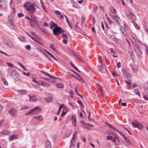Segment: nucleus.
I'll list each match as a JSON object with an SVG mask.
<instances>
[{
    "label": "nucleus",
    "mask_w": 148,
    "mask_h": 148,
    "mask_svg": "<svg viewBox=\"0 0 148 148\" xmlns=\"http://www.w3.org/2000/svg\"><path fill=\"white\" fill-rule=\"evenodd\" d=\"M122 72L125 78L127 79H129L130 78V74L126 70L124 69H122Z\"/></svg>",
    "instance_id": "nucleus-8"
},
{
    "label": "nucleus",
    "mask_w": 148,
    "mask_h": 148,
    "mask_svg": "<svg viewBox=\"0 0 148 148\" xmlns=\"http://www.w3.org/2000/svg\"><path fill=\"white\" fill-rule=\"evenodd\" d=\"M57 88H64V85L62 83H58L56 84Z\"/></svg>",
    "instance_id": "nucleus-27"
},
{
    "label": "nucleus",
    "mask_w": 148,
    "mask_h": 148,
    "mask_svg": "<svg viewBox=\"0 0 148 148\" xmlns=\"http://www.w3.org/2000/svg\"><path fill=\"white\" fill-rule=\"evenodd\" d=\"M9 113L12 116H13L16 114V112L14 109H12L9 111Z\"/></svg>",
    "instance_id": "nucleus-13"
},
{
    "label": "nucleus",
    "mask_w": 148,
    "mask_h": 148,
    "mask_svg": "<svg viewBox=\"0 0 148 148\" xmlns=\"http://www.w3.org/2000/svg\"><path fill=\"white\" fill-rule=\"evenodd\" d=\"M49 47L53 49L54 51H56V49H55V47L53 44H50V45Z\"/></svg>",
    "instance_id": "nucleus-50"
},
{
    "label": "nucleus",
    "mask_w": 148,
    "mask_h": 148,
    "mask_svg": "<svg viewBox=\"0 0 148 148\" xmlns=\"http://www.w3.org/2000/svg\"><path fill=\"white\" fill-rule=\"evenodd\" d=\"M132 23L134 26L135 28L137 29H140V27L138 26L137 23H136L135 21H132Z\"/></svg>",
    "instance_id": "nucleus-29"
},
{
    "label": "nucleus",
    "mask_w": 148,
    "mask_h": 148,
    "mask_svg": "<svg viewBox=\"0 0 148 148\" xmlns=\"http://www.w3.org/2000/svg\"><path fill=\"white\" fill-rule=\"evenodd\" d=\"M71 120L72 121L73 125L74 126H75L76 125V123L75 122V121H76V117L75 116L73 115L72 116Z\"/></svg>",
    "instance_id": "nucleus-17"
},
{
    "label": "nucleus",
    "mask_w": 148,
    "mask_h": 148,
    "mask_svg": "<svg viewBox=\"0 0 148 148\" xmlns=\"http://www.w3.org/2000/svg\"><path fill=\"white\" fill-rule=\"evenodd\" d=\"M29 108V107L27 106H24V107H23L20 110H26L27 109Z\"/></svg>",
    "instance_id": "nucleus-53"
},
{
    "label": "nucleus",
    "mask_w": 148,
    "mask_h": 148,
    "mask_svg": "<svg viewBox=\"0 0 148 148\" xmlns=\"http://www.w3.org/2000/svg\"><path fill=\"white\" fill-rule=\"evenodd\" d=\"M129 52L130 54V57L133 60L134 59L133 54L134 53L132 50L129 51Z\"/></svg>",
    "instance_id": "nucleus-35"
},
{
    "label": "nucleus",
    "mask_w": 148,
    "mask_h": 148,
    "mask_svg": "<svg viewBox=\"0 0 148 148\" xmlns=\"http://www.w3.org/2000/svg\"><path fill=\"white\" fill-rule=\"evenodd\" d=\"M35 108L36 109L33 111V112H32V114H37L40 111V108L39 106H37Z\"/></svg>",
    "instance_id": "nucleus-15"
},
{
    "label": "nucleus",
    "mask_w": 148,
    "mask_h": 148,
    "mask_svg": "<svg viewBox=\"0 0 148 148\" xmlns=\"http://www.w3.org/2000/svg\"><path fill=\"white\" fill-rule=\"evenodd\" d=\"M109 15L113 19L115 20L118 25H119L120 24L121 20L118 16L113 15L110 14H109Z\"/></svg>",
    "instance_id": "nucleus-3"
},
{
    "label": "nucleus",
    "mask_w": 148,
    "mask_h": 148,
    "mask_svg": "<svg viewBox=\"0 0 148 148\" xmlns=\"http://www.w3.org/2000/svg\"><path fill=\"white\" fill-rule=\"evenodd\" d=\"M29 23L31 24V26L33 27L34 26L35 23H36V21L35 20L32 19L29 21Z\"/></svg>",
    "instance_id": "nucleus-25"
},
{
    "label": "nucleus",
    "mask_w": 148,
    "mask_h": 148,
    "mask_svg": "<svg viewBox=\"0 0 148 148\" xmlns=\"http://www.w3.org/2000/svg\"><path fill=\"white\" fill-rule=\"evenodd\" d=\"M130 14H131V18L130 19L133 20H135L136 18V16L134 14H132V13H130Z\"/></svg>",
    "instance_id": "nucleus-42"
},
{
    "label": "nucleus",
    "mask_w": 148,
    "mask_h": 148,
    "mask_svg": "<svg viewBox=\"0 0 148 148\" xmlns=\"http://www.w3.org/2000/svg\"><path fill=\"white\" fill-rule=\"evenodd\" d=\"M77 133V131H75L74 132V133L73 134V137L72 138L71 140H75L74 138H75V136H76Z\"/></svg>",
    "instance_id": "nucleus-37"
},
{
    "label": "nucleus",
    "mask_w": 148,
    "mask_h": 148,
    "mask_svg": "<svg viewBox=\"0 0 148 148\" xmlns=\"http://www.w3.org/2000/svg\"><path fill=\"white\" fill-rule=\"evenodd\" d=\"M42 116L41 115H39L37 116H34V118L36 119L37 121H42L43 119H42Z\"/></svg>",
    "instance_id": "nucleus-26"
},
{
    "label": "nucleus",
    "mask_w": 148,
    "mask_h": 148,
    "mask_svg": "<svg viewBox=\"0 0 148 148\" xmlns=\"http://www.w3.org/2000/svg\"><path fill=\"white\" fill-rule=\"evenodd\" d=\"M29 96L30 98V100L31 101L36 102L38 101V99L35 96H33L32 97H31L30 95H29Z\"/></svg>",
    "instance_id": "nucleus-19"
},
{
    "label": "nucleus",
    "mask_w": 148,
    "mask_h": 148,
    "mask_svg": "<svg viewBox=\"0 0 148 148\" xmlns=\"http://www.w3.org/2000/svg\"><path fill=\"white\" fill-rule=\"evenodd\" d=\"M55 13L56 14H58V15H61V12L58 10H55Z\"/></svg>",
    "instance_id": "nucleus-61"
},
{
    "label": "nucleus",
    "mask_w": 148,
    "mask_h": 148,
    "mask_svg": "<svg viewBox=\"0 0 148 148\" xmlns=\"http://www.w3.org/2000/svg\"><path fill=\"white\" fill-rule=\"evenodd\" d=\"M137 48L139 51L141 53V54L142 53V47H140L139 45H138L137 46Z\"/></svg>",
    "instance_id": "nucleus-47"
},
{
    "label": "nucleus",
    "mask_w": 148,
    "mask_h": 148,
    "mask_svg": "<svg viewBox=\"0 0 148 148\" xmlns=\"http://www.w3.org/2000/svg\"><path fill=\"white\" fill-rule=\"evenodd\" d=\"M120 28L122 34H123L125 30V29L123 27H120Z\"/></svg>",
    "instance_id": "nucleus-44"
},
{
    "label": "nucleus",
    "mask_w": 148,
    "mask_h": 148,
    "mask_svg": "<svg viewBox=\"0 0 148 148\" xmlns=\"http://www.w3.org/2000/svg\"><path fill=\"white\" fill-rule=\"evenodd\" d=\"M18 138V135H12L10 136L9 139L11 140H12L14 139H16Z\"/></svg>",
    "instance_id": "nucleus-14"
},
{
    "label": "nucleus",
    "mask_w": 148,
    "mask_h": 148,
    "mask_svg": "<svg viewBox=\"0 0 148 148\" xmlns=\"http://www.w3.org/2000/svg\"><path fill=\"white\" fill-rule=\"evenodd\" d=\"M75 140H71L69 148H74L75 146Z\"/></svg>",
    "instance_id": "nucleus-23"
},
{
    "label": "nucleus",
    "mask_w": 148,
    "mask_h": 148,
    "mask_svg": "<svg viewBox=\"0 0 148 148\" xmlns=\"http://www.w3.org/2000/svg\"><path fill=\"white\" fill-rule=\"evenodd\" d=\"M44 55L48 58V59L50 61H51L52 60L51 59V58L47 55V54L45 52Z\"/></svg>",
    "instance_id": "nucleus-43"
},
{
    "label": "nucleus",
    "mask_w": 148,
    "mask_h": 148,
    "mask_svg": "<svg viewBox=\"0 0 148 148\" xmlns=\"http://www.w3.org/2000/svg\"><path fill=\"white\" fill-rule=\"evenodd\" d=\"M126 16L129 19H130L131 18V14L130 13V14H126Z\"/></svg>",
    "instance_id": "nucleus-60"
},
{
    "label": "nucleus",
    "mask_w": 148,
    "mask_h": 148,
    "mask_svg": "<svg viewBox=\"0 0 148 148\" xmlns=\"http://www.w3.org/2000/svg\"><path fill=\"white\" fill-rule=\"evenodd\" d=\"M78 88L77 87L75 88V92L78 95V96H80V95L79 94L78 91Z\"/></svg>",
    "instance_id": "nucleus-54"
},
{
    "label": "nucleus",
    "mask_w": 148,
    "mask_h": 148,
    "mask_svg": "<svg viewBox=\"0 0 148 148\" xmlns=\"http://www.w3.org/2000/svg\"><path fill=\"white\" fill-rule=\"evenodd\" d=\"M107 139L108 140H110L113 139V137L111 136H107Z\"/></svg>",
    "instance_id": "nucleus-52"
},
{
    "label": "nucleus",
    "mask_w": 148,
    "mask_h": 148,
    "mask_svg": "<svg viewBox=\"0 0 148 148\" xmlns=\"http://www.w3.org/2000/svg\"><path fill=\"white\" fill-rule=\"evenodd\" d=\"M18 38L21 41L24 42L25 41V38L24 37H19Z\"/></svg>",
    "instance_id": "nucleus-41"
},
{
    "label": "nucleus",
    "mask_w": 148,
    "mask_h": 148,
    "mask_svg": "<svg viewBox=\"0 0 148 148\" xmlns=\"http://www.w3.org/2000/svg\"><path fill=\"white\" fill-rule=\"evenodd\" d=\"M7 6V4L5 1L1 0L0 3V7L1 8H6Z\"/></svg>",
    "instance_id": "nucleus-10"
},
{
    "label": "nucleus",
    "mask_w": 148,
    "mask_h": 148,
    "mask_svg": "<svg viewBox=\"0 0 148 148\" xmlns=\"http://www.w3.org/2000/svg\"><path fill=\"white\" fill-rule=\"evenodd\" d=\"M37 49L38 51L42 53L43 54H44V53H45V49H43L41 48H37Z\"/></svg>",
    "instance_id": "nucleus-36"
},
{
    "label": "nucleus",
    "mask_w": 148,
    "mask_h": 148,
    "mask_svg": "<svg viewBox=\"0 0 148 148\" xmlns=\"http://www.w3.org/2000/svg\"><path fill=\"white\" fill-rule=\"evenodd\" d=\"M12 26V29L15 30H16L17 29V27L15 25L14 23L10 24Z\"/></svg>",
    "instance_id": "nucleus-34"
},
{
    "label": "nucleus",
    "mask_w": 148,
    "mask_h": 148,
    "mask_svg": "<svg viewBox=\"0 0 148 148\" xmlns=\"http://www.w3.org/2000/svg\"><path fill=\"white\" fill-rule=\"evenodd\" d=\"M24 16V14L22 13H19L18 14V16L19 18H21L23 16Z\"/></svg>",
    "instance_id": "nucleus-62"
},
{
    "label": "nucleus",
    "mask_w": 148,
    "mask_h": 148,
    "mask_svg": "<svg viewBox=\"0 0 148 148\" xmlns=\"http://www.w3.org/2000/svg\"><path fill=\"white\" fill-rule=\"evenodd\" d=\"M25 48L27 50H29L31 49V46L29 45H26L25 47Z\"/></svg>",
    "instance_id": "nucleus-64"
},
{
    "label": "nucleus",
    "mask_w": 148,
    "mask_h": 148,
    "mask_svg": "<svg viewBox=\"0 0 148 148\" xmlns=\"http://www.w3.org/2000/svg\"><path fill=\"white\" fill-rule=\"evenodd\" d=\"M8 133V132L6 130H3L1 132V133L3 135L7 134Z\"/></svg>",
    "instance_id": "nucleus-40"
},
{
    "label": "nucleus",
    "mask_w": 148,
    "mask_h": 148,
    "mask_svg": "<svg viewBox=\"0 0 148 148\" xmlns=\"http://www.w3.org/2000/svg\"><path fill=\"white\" fill-rule=\"evenodd\" d=\"M72 54L74 56H75V57L79 59L81 58V57L79 55L76 53L74 52H73Z\"/></svg>",
    "instance_id": "nucleus-31"
},
{
    "label": "nucleus",
    "mask_w": 148,
    "mask_h": 148,
    "mask_svg": "<svg viewBox=\"0 0 148 148\" xmlns=\"http://www.w3.org/2000/svg\"><path fill=\"white\" fill-rule=\"evenodd\" d=\"M70 64L76 70H78V68L77 67H76L75 66V65L72 63V62H71Z\"/></svg>",
    "instance_id": "nucleus-59"
},
{
    "label": "nucleus",
    "mask_w": 148,
    "mask_h": 148,
    "mask_svg": "<svg viewBox=\"0 0 148 148\" xmlns=\"http://www.w3.org/2000/svg\"><path fill=\"white\" fill-rule=\"evenodd\" d=\"M23 5L26 10L31 12H35L36 9L34 4L30 3L29 2H26Z\"/></svg>",
    "instance_id": "nucleus-1"
},
{
    "label": "nucleus",
    "mask_w": 148,
    "mask_h": 148,
    "mask_svg": "<svg viewBox=\"0 0 148 148\" xmlns=\"http://www.w3.org/2000/svg\"><path fill=\"white\" fill-rule=\"evenodd\" d=\"M7 64L11 68L13 67L14 66V65L10 62H7Z\"/></svg>",
    "instance_id": "nucleus-63"
},
{
    "label": "nucleus",
    "mask_w": 148,
    "mask_h": 148,
    "mask_svg": "<svg viewBox=\"0 0 148 148\" xmlns=\"http://www.w3.org/2000/svg\"><path fill=\"white\" fill-rule=\"evenodd\" d=\"M46 101L48 103L51 102L53 101V98L51 97H49L45 99Z\"/></svg>",
    "instance_id": "nucleus-21"
},
{
    "label": "nucleus",
    "mask_w": 148,
    "mask_h": 148,
    "mask_svg": "<svg viewBox=\"0 0 148 148\" xmlns=\"http://www.w3.org/2000/svg\"><path fill=\"white\" fill-rule=\"evenodd\" d=\"M36 108L33 109L31 110H30L28 111V112H27L26 114V115L27 116L30 113H32L34 110H35Z\"/></svg>",
    "instance_id": "nucleus-39"
},
{
    "label": "nucleus",
    "mask_w": 148,
    "mask_h": 148,
    "mask_svg": "<svg viewBox=\"0 0 148 148\" xmlns=\"http://www.w3.org/2000/svg\"><path fill=\"white\" fill-rule=\"evenodd\" d=\"M61 31V28L59 27H56L53 30V34L56 35L59 34Z\"/></svg>",
    "instance_id": "nucleus-6"
},
{
    "label": "nucleus",
    "mask_w": 148,
    "mask_h": 148,
    "mask_svg": "<svg viewBox=\"0 0 148 148\" xmlns=\"http://www.w3.org/2000/svg\"><path fill=\"white\" fill-rule=\"evenodd\" d=\"M32 39L40 45H43V44L41 42H43V40L39 38L37 36H33Z\"/></svg>",
    "instance_id": "nucleus-4"
},
{
    "label": "nucleus",
    "mask_w": 148,
    "mask_h": 148,
    "mask_svg": "<svg viewBox=\"0 0 148 148\" xmlns=\"http://www.w3.org/2000/svg\"><path fill=\"white\" fill-rule=\"evenodd\" d=\"M32 81L34 82V83H38V82L36 79H35L34 78V77H33L32 78Z\"/></svg>",
    "instance_id": "nucleus-58"
},
{
    "label": "nucleus",
    "mask_w": 148,
    "mask_h": 148,
    "mask_svg": "<svg viewBox=\"0 0 148 148\" xmlns=\"http://www.w3.org/2000/svg\"><path fill=\"white\" fill-rule=\"evenodd\" d=\"M3 43L9 47L11 48H12L14 47V45L13 43L10 40L8 39H5L3 40Z\"/></svg>",
    "instance_id": "nucleus-2"
},
{
    "label": "nucleus",
    "mask_w": 148,
    "mask_h": 148,
    "mask_svg": "<svg viewBox=\"0 0 148 148\" xmlns=\"http://www.w3.org/2000/svg\"><path fill=\"white\" fill-rule=\"evenodd\" d=\"M97 87L99 90L101 92H102V90L101 87L100 85L99 84H97Z\"/></svg>",
    "instance_id": "nucleus-51"
},
{
    "label": "nucleus",
    "mask_w": 148,
    "mask_h": 148,
    "mask_svg": "<svg viewBox=\"0 0 148 148\" xmlns=\"http://www.w3.org/2000/svg\"><path fill=\"white\" fill-rule=\"evenodd\" d=\"M18 92L21 95H24L27 93V91L25 90H20L18 91Z\"/></svg>",
    "instance_id": "nucleus-28"
},
{
    "label": "nucleus",
    "mask_w": 148,
    "mask_h": 148,
    "mask_svg": "<svg viewBox=\"0 0 148 148\" xmlns=\"http://www.w3.org/2000/svg\"><path fill=\"white\" fill-rule=\"evenodd\" d=\"M40 72L42 73L43 74L46 75L47 76H48V77H51L52 78L55 79H56V77L53 76V75L46 73V72H45L43 71H40Z\"/></svg>",
    "instance_id": "nucleus-9"
},
{
    "label": "nucleus",
    "mask_w": 148,
    "mask_h": 148,
    "mask_svg": "<svg viewBox=\"0 0 148 148\" xmlns=\"http://www.w3.org/2000/svg\"><path fill=\"white\" fill-rule=\"evenodd\" d=\"M106 19L109 23H112V21L111 20L110 18L108 16L107 14H106Z\"/></svg>",
    "instance_id": "nucleus-32"
},
{
    "label": "nucleus",
    "mask_w": 148,
    "mask_h": 148,
    "mask_svg": "<svg viewBox=\"0 0 148 148\" xmlns=\"http://www.w3.org/2000/svg\"><path fill=\"white\" fill-rule=\"evenodd\" d=\"M38 86H49V84L47 82H45L44 81H42L40 82H38Z\"/></svg>",
    "instance_id": "nucleus-12"
},
{
    "label": "nucleus",
    "mask_w": 148,
    "mask_h": 148,
    "mask_svg": "<svg viewBox=\"0 0 148 148\" xmlns=\"http://www.w3.org/2000/svg\"><path fill=\"white\" fill-rule=\"evenodd\" d=\"M125 142L127 143V145L128 146H132V143L131 141L127 138L125 139Z\"/></svg>",
    "instance_id": "nucleus-16"
},
{
    "label": "nucleus",
    "mask_w": 148,
    "mask_h": 148,
    "mask_svg": "<svg viewBox=\"0 0 148 148\" xmlns=\"http://www.w3.org/2000/svg\"><path fill=\"white\" fill-rule=\"evenodd\" d=\"M134 92L136 95H138L139 97H140V95L138 92V89H135L134 90Z\"/></svg>",
    "instance_id": "nucleus-46"
},
{
    "label": "nucleus",
    "mask_w": 148,
    "mask_h": 148,
    "mask_svg": "<svg viewBox=\"0 0 148 148\" xmlns=\"http://www.w3.org/2000/svg\"><path fill=\"white\" fill-rule=\"evenodd\" d=\"M57 25V24L54 22H51V28L52 29L53 27H55Z\"/></svg>",
    "instance_id": "nucleus-45"
},
{
    "label": "nucleus",
    "mask_w": 148,
    "mask_h": 148,
    "mask_svg": "<svg viewBox=\"0 0 148 148\" xmlns=\"http://www.w3.org/2000/svg\"><path fill=\"white\" fill-rule=\"evenodd\" d=\"M46 147L47 148H51V147L50 142L49 140H47L46 141Z\"/></svg>",
    "instance_id": "nucleus-18"
},
{
    "label": "nucleus",
    "mask_w": 148,
    "mask_h": 148,
    "mask_svg": "<svg viewBox=\"0 0 148 148\" xmlns=\"http://www.w3.org/2000/svg\"><path fill=\"white\" fill-rule=\"evenodd\" d=\"M110 12L113 14H114L116 13V10L115 9L114 7L112 6H111L110 7Z\"/></svg>",
    "instance_id": "nucleus-22"
},
{
    "label": "nucleus",
    "mask_w": 148,
    "mask_h": 148,
    "mask_svg": "<svg viewBox=\"0 0 148 148\" xmlns=\"http://www.w3.org/2000/svg\"><path fill=\"white\" fill-rule=\"evenodd\" d=\"M1 79L3 82L4 84L5 85H8V82L6 80V79L4 77H2Z\"/></svg>",
    "instance_id": "nucleus-33"
},
{
    "label": "nucleus",
    "mask_w": 148,
    "mask_h": 148,
    "mask_svg": "<svg viewBox=\"0 0 148 148\" xmlns=\"http://www.w3.org/2000/svg\"><path fill=\"white\" fill-rule=\"evenodd\" d=\"M131 68L132 70L135 73H136L138 70V66L134 64H130Z\"/></svg>",
    "instance_id": "nucleus-7"
},
{
    "label": "nucleus",
    "mask_w": 148,
    "mask_h": 148,
    "mask_svg": "<svg viewBox=\"0 0 148 148\" xmlns=\"http://www.w3.org/2000/svg\"><path fill=\"white\" fill-rule=\"evenodd\" d=\"M62 37L64 39H68V36L66 34H63L62 35Z\"/></svg>",
    "instance_id": "nucleus-49"
},
{
    "label": "nucleus",
    "mask_w": 148,
    "mask_h": 148,
    "mask_svg": "<svg viewBox=\"0 0 148 148\" xmlns=\"http://www.w3.org/2000/svg\"><path fill=\"white\" fill-rule=\"evenodd\" d=\"M112 39L118 45L120 44V43L119 41V40L117 38H112Z\"/></svg>",
    "instance_id": "nucleus-30"
},
{
    "label": "nucleus",
    "mask_w": 148,
    "mask_h": 148,
    "mask_svg": "<svg viewBox=\"0 0 148 148\" xmlns=\"http://www.w3.org/2000/svg\"><path fill=\"white\" fill-rule=\"evenodd\" d=\"M105 124L108 126L110 128L113 129L114 130H115L117 131H118V130H117V129H116V128L112 126L110 124L108 123L107 122H106L105 123Z\"/></svg>",
    "instance_id": "nucleus-20"
},
{
    "label": "nucleus",
    "mask_w": 148,
    "mask_h": 148,
    "mask_svg": "<svg viewBox=\"0 0 148 148\" xmlns=\"http://www.w3.org/2000/svg\"><path fill=\"white\" fill-rule=\"evenodd\" d=\"M132 124L134 127H137L139 129H142L143 128L142 125L140 124L138 122L136 121L132 122Z\"/></svg>",
    "instance_id": "nucleus-5"
},
{
    "label": "nucleus",
    "mask_w": 148,
    "mask_h": 148,
    "mask_svg": "<svg viewBox=\"0 0 148 148\" xmlns=\"http://www.w3.org/2000/svg\"><path fill=\"white\" fill-rule=\"evenodd\" d=\"M72 132V131L71 130H70L69 131L67 132L66 134L64 136V138H66L69 137L71 134Z\"/></svg>",
    "instance_id": "nucleus-24"
},
{
    "label": "nucleus",
    "mask_w": 148,
    "mask_h": 148,
    "mask_svg": "<svg viewBox=\"0 0 148 148\" xmlns=\"http://www.w3.org/2000/svg\"><path fill=\"white\" fill-rule=\"evenodd\" d=\"M8 21L10 24L14 23L13 17L12 15H9L8 17Z\"/></svg>",
    "instance_id": "nucleus-11"
},
{
    "label": "nucleus",
    "mask_w": 148,
    "mask_h": 148,
    "mask_svg": "<svg viewBox=\"0 0 148 148\" xmlns=\"http://www.w3.org/2000/svg\"><path fill=\"white\" fill-rule=\"evenodd\" d=\"M86 125L88 128H91L93 127V125L88 123H87Z\"/></svg>",
    "instance_id": "nucleus-48"
},
{
    "label": "nucleus",
    "mask_w": 148,
    "mask_h": 148,
    "mask_svg": "<svg viewBox=\"0 0 148 148\" xmlns=\"http://www.w3.org/2000/svg\"><path fill=\"white\" fill-rule=\"evenodd\" d=\"M64 104H62L60 106L58 112L57 113V114H58H58H60V112L61 111V109L64 106Z\"/></svg>",
    "instance_id": "nucleus-38"
},
{
    "label": "nucleus",
    "mask_w": 148,
    "mask_h": 148,
    "mask_svg": "<svg viewBox=\"0 0 148 148\" xmlns=\"http://www.w3.org/2000/svg\"><path fill=\"white\" fill-rule=\"evenodd\" d=\"M0 53L5 55L7 56H12V55H10L4 53V52L1 51V50H0Z\"/></svg>",
    "instance_id": "nucleus-56"
},
{
    "label": "nucleus",
    "mask_w": 148,
    "mask_h": 148,
    "mask_svg": "<svg viewBox=\"0 0 148 148\" xmlns=\"http://www.w3.org/2000/svg\"><path fill=\"white\" fill-rule=\"evenodd\" d=\"M41 3L42 4V8L43 9V10L44 11H45V12H46L47 11H46V8H45V6L44 5L43 3L42 2H41Z\"/></svg>",
    "instance_id": "nucleus-55"
},
{
    "label": "nucleus",
    "mask_w": 148,
    "mask_h": 148,
    "mask_svg": "<svg viewBox=\"0 0 148 148\" xmlns=\"http://www.w3.org/2000/svg\"><path fill=\"white\" fill-rule=\"evenodd\" d=\"M117 138H118V137L117 136H115L114 137V138L112 139V141L114 143L115 142V141Z\"/></svg>",
    "instance_id": "nucleus-57"
}]
</instances>
